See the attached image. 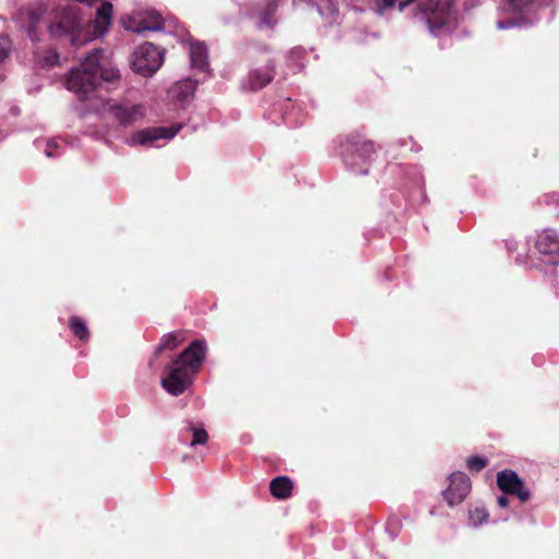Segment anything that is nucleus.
I'll list each match as a JSON object with an SVG mask.
<instances>
[{
  "instance_id": "nucleus-3",
  "label": "nucleus",
  "mask_w": 559,
  "mask_h": 559,
  "mask_svg": "<svg viewBox=\"0 0 559 559\" xmlns=\"http://www.w3.org/2000/svg\"><path fill=\"white\" fill-rule=\"evenodd\" d=\"M340 154L347 169L357 175H367L376 152L373 143L359 133L340 139Z\"/></svg>"
},
{
  "instance_id": "nucleus-14",
  "label": "nucleus",
  "mask_w": 559,
  "mask_h": 559,
  "mask_svg": "<svg viewBox=\"0 0 559 559\" xmlns=\"http://www.w3.org/2000/svg\"><path fill=\"white\" fill-rule=\"evenodd\" d=\"M294 5L301 3L308 7L316 8L320 16L329 25L337 24L340 22V8L337 0H294Z\"/></svg>"
},
{
  "instance_id": "nucleus-31",
  "label": "nucleus",
  "mask_w": 559,
  "mask_h": 559,
  "mask_svg": "<svg viewBox=\"0 0 559 559\" xmlns=\"http://www.w3.org/2000/svg\"><path fill=\"white\" fill-rule=\"evenodd\" d=\"M498 504L501 508H506L509 504V499L506 496L498 497Z\"/></svg>"
},
{
  "instance_id": "nucleus-8",
  "label": "nucleus",
  "mask_w": 559,
  "mask_h": 559,
  "mask_svg": "<svg viewBox=\"0 0 559 559\" xmlns=\"http://www.w3.org/2000/svg\"><path fill=\"white\" fill-rule=\"evenodd\" d=\"M497 485L506 495H512L526 502L531 498V491L522 478L512 469H503L497 474Z\"/></svg>"
},
{
  "instance_id": "nucleus-11",
  "label": "nucleus",
  "mask_w": 559,
  "mask_h": 559,
  "mask_svg": "<svg viewBox=\"0 0 559 559\" xmlns=\"http://www.w3.org/2000/svg\"><path fill=\"white\" fill-rule=\"evenodd\" d=\"M47 8L44 4H36L21 12L19 21L26 31L28 38L35 43L39 40V27L45 23Z\"/></svg>"
},
{
  "instance_id": "nucleus-26",
  "label": "nucleus",
  "mask_w": 559,
  "mask_h": 559,
  "mask_svg": "<svg viewBox=\"0 0 559 559\" xmlns=\"http://www.w3.org/2000/svg\"><path fill=\"white\" fill-rule=\"evenodd\" d=\"M467 467L473 472H479L487 465V460L479 455L471 456L466 461Z\"/></svg>"
},
{
  "instance_id": "nucleus-13",
  "label": "nucleus",
  "mask_w": 559,
  "mask_h": 559,
  "mask_svg": "<svg viewBox=\"0 0 559 559\" xmlns=\"http://www.w3.org/2000/svg\"><path fill=\"white\" fill-rule=\"evenodd\" d=\"M198 81L186 79L176 82L167 92L168 98L178 108H185L193 98Z\"/></svg>"
},
{
  "instance_id": "nucleus-16",
  "label": "nucleus",
  "mask_w": 559,
  "mask_h": 559,
  "mask_svg": "<svg viewBox=\"0 0 559 559\" xmlns=\"http://www.w3.org/2000/svg\"><path fill=\"white\" fill-rule=\"evenodd\" d=\"M187 43L191 68L199 72L207 73L210 71V66L209 53L205 44L202 41L192 40V38H189Z\"/></svg>"
},
{
  "instance_id": "nucleus-24",
  "label": "nucleus",
  "mask_w": 559,
  "mask_h": 559,
  "mask_svg": "<svg viewBox=\"0 0 559 559\" xmlns=\"http://www.w3.org/2000/svg\"><path fill=\"white\" fill-rule=\"evenodd\" d=\"M63 144H64V142L61 138H55V139L48 140L46 143V148L44 151L45 155L50 158L59 157L63 153V150H64Z\"/></svg>"
},
{
  "instance_id": "nucleus-28",
  "label": "nucleus",
  "mask_w": 559,
  "mask_h": 559,
  "mask_svg": "<svg viewBox=\"0 0 559 559\" xmlns=\"http://www.w3.org/2000/svg\"><path fill=\"white\" fill-rule=\"evenodd\" d=\"M59 63V55L55 51L46 52L45 57L41 60V66L46 68L53 67Z\"/></svg>"
},
{
  "instance_id": "nucleus-15",
  "label": "nucleus",
  "mask_w": 559,
  "mask_h": 559,
  "mask_svg": "<svg viewBox=\"0 0 559 559\" xmlns=\"http://www.w3.org/2000/svg\"><path fill=\"white\" fill-rule=\"evenodd\" d=\"M274 76V62L269 60L263 67L251 70L242 82V88L259 91L266 86Z\"/></svg>"
},
{
  "instance_id": "nucleus-33",
  "label": "nucleus",
  "mask_w": 559,
  "mask_h": 559,
  "mask_svg": "<svg viewBox=\"0 0 559 559\" xmlns=\"http://www.w3.org/2000/svg\"><path fill=\"white\" fill-rule=\"evenodd\" d=\"M416 183H417V186H418L419 188H421V185H423V178H421V177H419Z\"/></svg>"
},
{
  "instance_id": "nucleus-27",
  "label": "nucleus",
  "mask_w": 559,
  "mask_h": 559,
  "mask_svg": "<svg viewBox=\"0 0 559 559\" xmlns=\"http://www.w3.org/2000/svg\"><path fill=\"white\" fill-rule=\"evenodd\" d=\"M11 47L10 38L5 35L0 36V63L9 57Z\"/></svg>"
},
{
  "instance_id": "nucleus-19",
  "label": "nucleus",
  "mask_w": 559,
  "mask_h": 559,
  "mask_svg": "<svg viewBox=\"0 0 559 559\" xmlns=\"http://www.w3.org/2000/svg\"><path fill=\"white\" fill-rule=\"evenodd\" d=\"M179 439L182 443L195 447L199 444H205L209 440V435L203 426H198L191 421H187L186 426L180 431Z\"/></svg>"
},
{
  "instance_id": "nucleus-18",
  "label": "nucleus",
  "mask_w": 559,
  "mask_h": 559,
  "mask_svg": "<svg viewBox=\"0 0 559 559\" xmlns=\"http://www.w3.org/2000/svg\"><path fill=\"white\" fill-rule=\"evenodd\" d=\"M276 110L282 112L283 123L289 128H297L304 123V112L301 108L293 104L290 98L278 104Z\"/></svg>"
},
{
  "instance_id": "nucleus-34",
  "label": "nucleus",
  "mask_w": 559,
  "mask_h": 559,
  "mask_svg": "<svg viewBox=\"0 0 559 559\" xmlns=\"http://www.w3.org/2000/svg\"><path fill=\"white\" fill-rule=\"evenodd\" d=\"M353 9L356 10V11H360V12L365 11V9L358 8L356 5H354Z\"/></svg>"
},
{
  "instance_id": "nucleus-22",
  "label": "nucleus",
  "mask_w": 559,
  "mask_h": 559,
  "mask_svg": "<svg viewBox=\"0 0 559 559\" xmlns=\"http://www.w3.org/2000/svg\"><path fill=\"white\" fill-rule=\"evenodd\" d=\"M305 56L306 50L302 47H294L287 56L288 67H290L294 72L300 71L304 68L301 60Z\"/></svg>"
},
{
  "instance_id": "nucleus-25",
  "label": "nucleus",
  "mask_w": 559,
  "mask_h": 559,
  "mask_svg": "<svg viewBox=\"0 0 559 559\" xmlns=\"http://www.w3.org/2000/svg\"><path fill=\"white\" fill-rule=\"evenodd\" d=\"M489 518V513L484 508H475L469 511L468 522L469 525L478 527L486 523Z\"/></svg>"
},
{
  "instance_id": "nucleus-2",
  "label": "nucleus",
  "mask_w": 559,
  "mask_h": 559,
  "mask_svg": "<svg viewBox=\"0 0 559 559\" xmlns=\"http://www.w3.org/2000/svg\"><path fill=\"white\" fill-rule=\"evenodd\" d=\"M396 5L400 12L412 7L414 19L425 23L433 36L450 33L457 21L453 0H368L367 9L388 19Z\"/></svg>"
},
{
  "instance_id": "nucleus-17",
  "label": "nucleus",
  "mask_w": 559,
  "mask_h": 559,
  "mask_svg": "<svg viewBox=\"0 0 559 559\" xmlns=\"http://www.w3.org/2000/svg\"><path fill=\"white\" fill-rule=\"evenodd\" d=\"M122 23L126 29L132 31L138 34H141L145 31H159L163 27L160 16L155 12L152 13V15L148 19L140 16H129L124 19Z\"/></svg>"
},
{
  "instance_id": "nucleus-35",
  "label": "nucleus",
  "mask_w": 559,
  "mask_h": 559,
  "mask_svg": "<svg viewBox=\"0 0 559 559\" xmlns=\"http://www.w3.org/2000/svg\"><path fill=\"white\" fill-rule=\"evenodd\" d=\"M388 532H389V534L391 536V539H394L396 535L394 533L390 532L389 530H388Z\"/></svg>"
},
{
  "instance_id": "nucleus-29",
  "label": "nucleus",
  "mask_w": 559,
  "mask_h": 559,
  "mask_svg": "<svg viewBox=\"0 0 559 559\" xmlns=\"http://www.w3.org/2000/svg\"><path fill=\"white\" fill-rule=\"evenodd\" d=\"M545 202L547 204H558L559 203V193L552 192L549 194H545Z\"/></svg>"
},
{
  "instance_id": "nucleus-20",
  "label": "nucleus",
  "mask_w": 559,
  "mask_h": 559,
  "mask_svg": "<svg viewBox=\"0 0 559 559\" xmlns=\"http://www.w3.org/2000/svg\"><path fill=\"white\" fill-rule=\"evenodd\" d=\"M271 493L277 499H286L293 490V481L287 476H277L270 483Z\"/></svg>"
},
{
  "instance_id": "nucleus-5",
  "label": "nucleus",
  "mask_w": 559,
  "mask_h": 559,
  "mask_svg": "<svg viewBox=\"0 0 559 559\" xmlns=\"http://www.w3.org/2000/svg\"><path fill=\"white\" fill-rule=\"evenodd\" d=\"M164 53L152 43H145L133 52L131 67L134 72L143 75H153L163 64Z\"/></svg>"
},
{
  "instance_id": "nucleus-9",
  "label": "nucleus",
  "mask_w": 559,
  "mask_h": 559,
  "mask_svg": "<svg viewBox=\"0 0 559 559\" xmlns=\"http://www.w3.org/2000/svg\"><path fill=\"white\" fill-rule=\"evenodd\" d=\"M450 485L442 495L449 506L460 504L471 491V480L463 472H454L449 477Z\"/></svg>"
},
{
  "instance_id": "nucleus-6",
  "label": "nucleus",
  "mask_w": 559,
  "mask_h": 559,
  "mask_svg": "<svg viewBox=\"0 0 559 559\" xmlns=\"http://www.w3.org/2000/svg\"><path fill=\"white\" fill-rule=\"evenodd\" d=\"M277 7V0H262L242 4L239 12L252 20L259 29L273 28L277 24L275 19Z\"/></svg>"
},
{
  "instance_id": "nucleus-7",
  "label": "nucleus",
  "mask_w": 559,
  "mask_h": 559,
  "mask_svg": "<svg viewBox=\"0 0 559 559\" xmlns=\"http://www.w3.org/2000/svg\"><path fill=\"white\" fill-rule=\"evenodd\" d=\"M195 372L176 362L175 359L166 367V374L162 378V386L171 395H181L190 388Z\"/></svg>"
},
{
  "instance_id": "nucleus-36",
  "label": "nucleus",
  "mask_w": 559,
  "mask_h": 559,
  "mask_svg": "<svg viewBox=\"0 0 559 559\" xmlns=\"http://www.w3.org/2000/svg\"><path fill=\"white\" fill-rule=\"evenodd\" d=\"M516 262L518 263H522L523 262V260H522V258L520 255L516 258Z\"/></svg>"
},
{
  "instance_id": "nucleus-1",
  "label": "nucleus",
  "mask_w": 559,
  "mask_h": 559,
  "mask_svg": "<svg viewBox=\"0 0 559 559\" xmlns=\"http://www.w3.org/2000/svg\"><path fill=\"white\" fill-rule=\"evenodd\" d=\"M120 82V72L105 58L104 50L93 49L80 64L71 70L67 80V88L76 94L80 100L90 102L92 108H97L94 100L99 99L108 107L109 114L123 128L131 127L144 119L146 107L130 100H110L107 94L116 90Z\"/></svg>"
},
{
  "instance_id": "nucleus-23",
  "label": "nucleus",
  "mask_w": 559,
  "mask_h": 559,
  "mask_svg": "<svg viewBox=\"0 0 559 559\" xmlns=\"http://www.w3.org/2000/svg\"><path fill=\"white\" fill-rule=\"evenodd\" d=\"M180 342L181 340L177 333L165 334L155 349V356H158L163 350L175 349L180 344Z\"/></svg>"
},
{
  "instance_id": "nucleus-10",
  "label": "nucleus",
  "mask_w": 559,
  "mask_h": 559,
  "mask_svg": "<svg viewBox=\"0 0 559 559\" xmlns=\"http://www.w3.org/2000/svg\"><path fill=\"white\" fill-rule=\"evenodd\" d=\"M206 352V341L204 338H197L175 360L197 373L205 360Z\"/></svg>"
},
{
  "instance_id": "nucleus-4",
  "label": "nucleus",
  "mask_w": 559,
  "mask_h": 559,
  "mask_svg": "<svg viewBox=\"0 0 559 559\" xmlns=\"http://www.w3.org/2000/svg\"><path fill=\"white\" fill-rule=\"evenodd\" d=\"M182 123H173L169 127H147L133 131L124 143L130 147H162L173 140L182 129Z\"/></svg>"
},
{
  "instance_id": "nucleus-12",
  "label": "nucleus",
  "mask_w": 559,
  "mask_h": 559,
  "mask_svg": "<svg viewBox=\"0 0 559 559\" xmlns=\"http://www.w3.org/2000/svg\"><path fill=\"white\" fill-rule=\"evenodd\" d=\"M537 251L548 257V263L556 265L559 263V233L552 228L542 230L535 240Z\"/></svg>"
},
{
  "instance_id": "nucleus-32",
  "label": "nucleus",
  "mask_w": 559,
  "mask_h": 559,
  "mask_svg": "<svg viewBox=\"0 0 559 559\" xmlns=\"http://www.w3.org/2000/svg\"><path fill=\"white\" fill-rule=\"evenodd\" d=\"M368 36H371L372 38H377L378 37V35L376 33H371V34H367L366 37H364V38H357V40H359V41H367V37Z\"/></svg>"
},
{
  "instance_id": "nucleus-21",
  "label": "nucleus",
  "mask_w": 559,
  "mask_h": 559,
  "mask_svg": "<svg viewBox=\"0 0 559 559\" xmlns=\"http://www.w3.org/2000/svg\"><path fill=\"white\" fill-rule=\"evenodd\" d=\"M69 328L73 335L82 342L90 338V331L86 323L79 317L73 316L69 319Z\"/></svg>"
},
{
  "instance_id": "nucleus-30",
  "label": "nucleus",
  "mask_w": 559,
  "mask_h": 559,
  "mask_svg": "<svg viewBox=\"0 0 559 559\" xmlns=\"http://www.w3.org/2000/svg\"><path fill=\"white\" fill-rule=\"evenodd\" d=\"M506 247L508 251L512 252L516 249V241L513 239L506 240Z\"/></svg>"
}]
</instances>
